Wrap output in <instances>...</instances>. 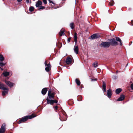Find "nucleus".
<instances>
[{
	"mask_svg": "<svg viewBox=\"0 0 133 133\" xmlns=\"http://www.w3.org/2000/svg\"><path fill=\"white\" fill-rule=\"evenodd\" d=\"M96 79H93L92 78L91 79V81H96Z\"/></svg>",
	"mask_w": 133,
	"mask_h": 133,
	"instance_id": "ea45409f",
	"label": "nucleus"
},
{
	"mask_svg": "<svg viewBox=\"0 0 133 133\" xmlns=\"http://www.w3.org/2000/svg\"><path fill=\"white\" fill-rule=\"evenodd\" d=\"M0 68H1V67H0Z\"/></svg>",
	"mask_w": 133,
	"mask_h": 133,
	"instance_id": "3c124183",
	"label": "nucleus"
},
{
	"mask_svg": "<svg viewBox=\"0 0 133 133\" xmlns=\"http://www.w3.org/2000/svg\"><path fill=\"white\" fill-rule=\"evenodd\" d=\"M5 83L10 88L13 86L14 83L11 82L10 81H5Z\"/></svg>",
	"mask_w": 133,
	"mask_h": 133,
	"instance_id": "6e6552de",
	"label": "nucleus"
},
{
	"mask_svg": "<svg viewBox=\"0 0 133 133\" xmlns=\"http://www.w3.org/2000/svg\"><path fill=\"white\" fill-rule=\"evenodd\" d=\"M4 58L3 56L2 55H0V61H3L4 60Z\"/></svg>",
	"mask_w": 133,
	"mask_h": 133,
	"instance_id": "5701e85b",
	"label": "nucleus"
},
{
	"mask_svg": "<svg viewBox=\"0 0 133 133\" xmlns=\"http://www.w3.org/2000/svg\"><path fill=\"white\" fill-rule=\"evenodd\" d=\"M116 39L117 41L119 42L120 43V45H122V41L119 37H116Z\"/></svg>",
	"mask_w": 133,
	"mask_h": 133,
	"instance_id": "412c9836",
	"label": "nucleus"
},
{
	"mask_svg": "<svg viewBox=\"0 0 133 133\" xmlns=\"http://www.w3.org/2000/svg\"><path fill=\"white\" fill-rule=\"evenodd\" d=\"M100 45L104 48H108L110 46L109 43L108 42H102L101 43Z\"/></svg>",
	"mask_w": 133,
	"mask_h": 133,
	"instance_id": "20e7f679",
	"label": "nucleus"
},
{
	"mask_svg": "<svg viewBox=\"0 0 133 133\" xmlns=\"http://www.w3.org/2000/svg\"><path fill=\"white\" fill-rule=\"evenodd\" d=\"M114 77H115V79L117 78V77H116V76H114Z\"/></svg>",
	"mask_w": 133,
	"mask_h": 133,
	"instance_id": "a18cd8bd",
	"label": "nucleus"
},
{
	"mask_svg": "<svg viewBox=\"0 0 133 133\" xmlns=\"http://www.w3.org/2000/svg\"><path fill=\"white\" fill-rule=\"evenodd\" d=\"M74 50L76 54H78V48L77 45L74 46Z\"/></svg>",
	"mask_w": 133,
	"mask_h": 133,
	"instance_id": "f8f14e48",
	"label": "nucleus"
},
{
	"mask_svg": "<svg viewBox=\"0 0 133 133\" xmlns=\"http://www.w3.org/2000/svg\"><path fill=\"white\" fill-rule=\"evenodd\" d=\"M36 7H39L42 4V2L40 1H38V2H36Z\"/></svg>",
	"mask_w": 133,
	"mask_h": 133,
	"instance_id": "2eb2a0df",
	"label": "nucleus"
},
{
	"mask_svg": "<svg viewBox=\"0 0 133 133\" xmlns=\"http://www.w3.org/2000/svg\"><path fill=\"white\" fill-rule=\"evenodd\" d=\"M100 36L98 34H95L91 35V39H92L99 38L100 37Z\"/></svg>",
	"mask_w": 133,
	"mask_h": 133,
	"instance_id": "0eeeda50",
	"label": "nucleus"
},
{
	"mask_svg": "<svg viewBox=\"0 0 133 133\" xmlns=\"http://www.w3.org/2000/svg\"><path fill=\"white\" fill-rule=\"evenodd\" d=\"M34 8L33 7L31 6L29 8V10L30 11L32 12L34 10Z\"/></svg>",
	"mask_w": 133,
	"mask_h": 133,
	"instance_id": "a878e982",
	"label": "nucleus"
},
{
	"mask_svg": "<svg viewBox=\"0 0 133 133\" xmlns=\"http://www.w3.org/2000/svg\"><path fill=\"white\" fill-rule=\"evenodd\" d=\"M75 82L78 85H79L81 84V82L79 80L76 78L75 79Z\"/></svg>",
	"mask_w": 133,
	"mask_h": 133,
	"instance_id": "4be33fe9",
	"label": "nucleus"
},
{
	"mask_svg": "<svg viewBox=\"0 0 133 133\" xmlns=\"http://www.w3.org/2000/svg\"><path fill=\"white\" fill-rule=\"evenodd\" d=\"M66 62L67 64H70L71 63V58L69 57H68L66 59Z\"/></svg>",
	"mask_w": 133,
	"mask_h": 133,
	"instance_id": "9d476101",
	"label": "nucleus"
},
{
	"mask_svg": "<svg viewBox=\"0 0 133 133\" xmlns=\"http://www.w3.org/2000/svg\"><path fill=\"white\" fill-rule=\"evenodd\" d=\"M36 116L32 114L31 115L23 117L19 121V123H21L23 122L26 121L27 119L32 118Z\"/></svg>",
	"mask_w": 133,
	"mask_h": 133,
	"instance_id": "f257e3e1",
	"label": "nucleus"
},
{
	"mask_svg": "<svg viewBox=\"0 0 133 133\" xmlns=\"http://www.w3.org/2000/svg\"><path fill=\"white\" fill-rule=\"evenodd\" d=\"M78 101H79L78 100Z\"/></svg>",
	"mask_w": 133,
	"mask_h": 133,
	"instance_id": "8fccbe9b",
	"label": "nucleus"
},
{
	"mask_svg": "<svg viewBox=\"0 0 133 133\" xmlns=\"http://www.w3.org/2000/svg\"><path fill=\"white\" fill-rule=\"evenodd\" d=\"M57 8H57H56L55 7V8H54V9H56V8Z\"/></svg>",
	"mask_w": 133,
	"mask_h": 133,
	"instance_id": "09e8293b",
	"label": "nucleus"
},
{
	"mask_svg": "<svg viewBox=\"0 0 133 133\" xmlns=\"http://www.w3.org/2000/svg\"><path fill=\"white\" fill-rule=\"evenodd\" d=\"M6 64L4 63H3L2 61L0 62V65L1 67H3V66L5 65Z\"/></svg>",
	"mask_w": 133,
	"mask_h": 133,
	"instance_id": "cd10ccee",
	"label": "nucleus"
},
{
	"mask_svg": "<svg viewBox=\"0 0 133 133\" xmlns=\"http://www.w3.org/2000/svg\"><path fill=\"white\" fill-rule=\"evenodd\" d=\"M122 90L121 88H118L116 89V93L117 94H119L120 92L122 91Z\"/></svg>",
	"mask_w": 133,
	"mask_h": 133,
	"instance_id": "6ab92c4d",
	"label": "nucleus"
},
{
	"mask_svg": "<svg viewBox=\"0 0 133 133\" xmlns=\"http://www.w3.org/2000/svg\"><path fill=\"white\" fill-rule=\"evenodd\" d=\"M46 100L47 104H50L51 105H53L54 103H57V100H50L48 97L46 99Z\"/></svg>",
	"mask_w": 133,
	"mask_h": 133,
	"instance_id": "7ed1b4c3",
	"label": "nucleus"
},
{
	"mask_svg": "<svg viewBox=\"0 0 133 133\" xmlns=\"http://www.w3.org/2000/svg\"><path fill=\"white\" fill-rule=\"evenodd\" d=\"M1 89L4 90L2 92V95L3 96H4L8 93L9 90L8 88H6L4 87H2Z\"/></svg>",
	"mask_w": 133,
	"mask_h": 133,
	"instance_id": "39448f33",
	"label": "nucleus"
},
{
	"mask_svg": "<svg viewBox=\"0 0 133 133\" xmlns=\"http://www.w3.org/2000/svg\"><path fill=\"white\" fill-rule=\"evenodd\" d=\"M51 89H49L48 91V95H49L51 94Z\"/></svg>",
	"mask_w": 133,
	"mask_h": 133,
	"instance_id": "473e14b6",
	"label": "nucleus"
},
{
	"mask_svg": "<svg viewBox=\"0 0 133 133\" xmlns=\"http://www.w3.org/2000/svg\"><path fill=\"white\" fill-rule=\"evenodd\" d=\"M64 30L63 29H62L60 30L59 32V34L60 36H62L63 35H64Z\"/></svg>",
	"mask_w": 133,
	"mask_h": 133,
	"instance_id": "a211bd4d",
	"label": "nucleus"
},
{
	"mask_svg": "<svg viewBox=\"0 0 133 133\" xmlns=\"http://www.w3.org/2000/svg\"><path fill=\"white\" fill-rule=\"evenodd\" d=\"M131 89H132V90H133V83L132 84H131Z\"/></svg>",
	"mask_w": 133,
	"mask_h": 133,
	"instance_id": "4c0bfd02",
	"label": "nucleus"
},
{
	"mask_svg": "<svg viewBox=\"0 0 133 133\" xmlns=\"http://www.w3.org/2000/svg\"><path fill=\"white\" fill-rule=\"evenodd\" d=\"M128 63L127 64V65H126V67L127 66V65H128Z\"/></svg>",
	"mask_w": 133,
	"mask_h": 133,
	"instance_id": "49530a36",
	"label": "nucleus"
},
{
	"mask_svg": "<svg viewBox=\"0 0 133 133\" xmlns=\"http://www.w3.org/2000/svg\"><path fill=\"white\" fill-rule=\"evenodd\" d=\"M92 65L94 68H96L98 66V63L97 62H95Z\"/></svg>",
	"mask_w": 133,
	"mask_h": 133,
	"instance_id": "b1692460",
	"label": "nucleus"
},
{
	"mask_svg": "<svg viewBox=\"0 0 133 133\" xmlns=\"http://www.w3.org/2000/svg\"><path fill=\"white\" fill-rule=\"evenodd\" d=\"M4 84H3L0 83V89L2 88V87H4Z\"/></svg>",
	"mask_w": 133,
	"mask_h": 133,
	"instance_id": "72a5a7b5",
	"label": "nucleus"
},
{
	"mask_svg": "<svg viewBox=\"0 0 133 133\" xmlns=\"http://www.w3.org/2000/svg\"><path fill=\"white\" fill-rule=\"evenodd\" d=\"M29 2V0H26V2L27 3H28Z\"/></svg>",
	"mask_w": 133,
	"mask_h": 133,
	"instance_id": "a19ab883",
	"label": "nucleus"
},
{
	"mask_svg": "<svg viewBox=\"0 0 133 133\" xmlns=\"http://www.w3.org/2000/svg\"><path fill=\"white\" fill-rule=\"evenodd\" d=\"M57 108H58V107L56 105V106H55V108L56 109V110H57Z\"/></svg>",
	"mask_w": 133,
	"mask_h": 133,
	"instance_id": "79ce46f5",
	"label": "nucleus"
},
{
	"mask_svg": "<svg viewBox=\"0 0 133 133\" xmlns=\"http://www.w3.org/2000/svg\"><path fill=\"white\" fill-rule=\"evenodd\" d=\"M22 0H17V1L18 2H20L22 1Z\"/></svg>",
	"mask_w": 133,
	"mask_h": 133,
	"instance_id": "37998d69",
	"label": "nucleus"
},
{
	"mask_svg": "<svg viewBox=\"0 0 133 133\" xmlns=\"http://www.w3.org/2000/svg\"><path fill=\"white\" fill-rule=\"evenodd\" d=\"M49 97H48L50 100L51 99H54V94L53 93H52L51 94L49 95H48Z\"/></svg>",
	"mask_w": 133,
	"mask_h": 133,
	"instance_id": "f3484780",
	"label": "nucleus"
},
{
	"mask_svg": "<svg viewBox=\"0 0 133 133\" xmlns=\"http://www.w3.org/2000/svg\"><path fill=\"white\" fill-rule=\"evenodd\" d=\"M107 95L109 98H110L112 95V91L111 89H109L107 90Z\"/></svg>",
	"mask_w": 133,
	"mask_h": 133,
	"instance_id": "1a4fd4ad",
	"label": "nucleus"
},
{
	"mask_svg": "<svg viewBox=\"0 0 133 133\" xmlns=\"http://www.w3.org/2000/svg\"><path fill=\"white\" fill-rule=\"evenodd\" d=\"M45 7L41 6L40 7V8L39 9V10H41V9H43L45 8Z\"/></svg>",
	"mask_w": 133,
	"mask_h": 133,
	"instance_id": "2f4dec72",
	"label": "nucleus"
},
{
	"mask_svg": "<svg viewBox=\"0 0 133 133\" xmlns=\"http://www.w3.org/2000/svg\"><path fill=\"white\" fill-rule=\"evenodd\" d=\"M125 98V96L123 95H121L119 97L117 100V101H121L123 100Z\"/></svg>",
	"mask_w": 133,
	"mask_h": 133,
	"instance_id": "9b49d317",
	"label": "nucleus"
},
{
	"mask_svg": "<svg viewBox=\"0 0 133 133\" xmlns=\"http://www.w3.org/2000/svg\"><path fill=\"white\" fill-rule=\"evenodd\" d=\"M43 1L44 4H46L47 3V1L46 0H43Z\"/></svg>",
	"mask_w": 133,
	"mask_h": 133,
	"instance_id": "f704fd0d",
	"label": "nucleus"
},
{
	"mask_svg": "<svg viewBox=\"0 0 133 133\" xmlns=\"http://www.w3.org/2000/svg\"><path fill=\"white\" fill-rule=\"evenodd\" d=\"M78 98L80 99H81V101L82 100V97L81 96H79L78 97Z\"/></svg>",
	"mask_w": 133,
	"mask_h": 133,
	"instance_id": "58836bf2",
	"label": "nucleus"
},
{
	"mask_svg": "<svg viewBox=\"0 0 133 133\" xmlns=\"http://www.w3.org/2000/svg\"><path fill=\"white\" fill-rule=\"evenodd\" d=\"M9 72L7 71L4 72L2 73V75H4V76L5 77H6L9 76Z\"/></svg>",
	"mask_w": 133,
	"mask_h": 133,
	"instance_id": "dca6fc26",
	"label": "nucleus"
},
{
	"mask_svg": "<svg viewBox=\"0 0 133 133\" xmlns=\"http://www.w3.org/2000/svg\"><path fill=\"white\" fill-rule=\"evenodd\" d=\"M49 1L50 3H52L53 4H55V3H54L51 0H49Z\"/></svg>",
	"mask_w": 133,
	"mask_h": 133,
	"instance_id": "e433bc0d",
	"label": "nucleus"
},
{
	"mask_svg": "<svg viewBox=\"0 0 133 133\" xmlns=\"http://www.w3.org/2000/svg\"><path fill=\"white\" fill-rule=\"evenodd\" d=\"M71 39V38L70 37L68 39L67 41L68 42H69L70 41Z\"/></svg>",
	"mask_w": 133,
	"mask_h": 133,
	"instance_id": "c9c22d12",
	"label": "nucleus"
},
{
	"mask_svg": "<svg viewBox=\"0 0 133 133\" xmlns=\"http://www.w3.org/2000/svg\"><path fill=\"white\" fill-rule=\"evenodd\" d=\"M114 1L111 0L109 3V4L110 6H111L113 5L114 4Z\"/></svg>",
	"mask_w": 133,
	"mask_h": 133,
	"instance_id": "bb28decb",
	"label": "nucleus"
},
{
	"mask_svg": "<svg viewBox=\"0 0 133 133\" xmlns=\"http://www.w3.org/2000/svg\"><path fill=\"white\" fill-rule=\"evenodd\" d=\"M47 91V89L46 88H44L41 91L42 94L43 95H45Z\"/></svg>",
	"mask_w": 133,
	"mask_h": 133,
	"instance_id": "4468645a",
	"label": "nucleus"
},
{
	"mask_svg": "<svg viewBox=\"0 0 133 133\" xmlns=\"http://www.w3.org/2000/svg\"><path fill=\"white\" fill-rule=\"evenodd\" d=\"M109 42L110 45H111L112 46H115L118 45L117 42L116 41L114 38H113L109 40Z\"/></svg>",
	"mask_w": 133,
	"mask_h": 133,
	"instance_id": "f03ea898",
	"label": "nucleus"
},
{
	"mask_svg": "<svg viewBox=\"0 0 133 133\" xmlns=\"http://www.w3.org/2000/svg\"><path fill=\"white\" fill-rule=\"evenodd\" d=\"M44 64L45 66V70L46 72H48L50 71V64H47L46 62H45Z\"/></svg>",
	"mask_w": 133,
	"mask_h": 133,
	"instance_id": "423d86ee",
	"label": "nucleus"
},
{
	"mask_svg": "<svg viewBox=\"0 0 133 133\" xmlns=\"http://www.w3.org/2000/svg\"><path fill=\"white\" fill-rule=\"evenodd\" d=\"M5 131V129H0V133H4Z\"/></svg>",
	"mask_w": 133,
	"mask_h": 133,
	"instance_id": "c756f323",
	"label": "nucleus"
},
{
	"mask_svg": "<svg viewBox=\"0 0 133 133\" xmlns=\"http://www.w3.org/2000/svg\"><path fill=\"white\" fill-rule=\"evenodd\" d=\"M118 71H117V72H116V73H118Z\"/></svg>",
	"mask_w": 133,
	"mask_h": 133,
	"instance_id": "de8ad7c7",
	"label": "nucleus"
},
{
	"mask_svg": "<svg viewBox=\"0 0 133 133\" xmlns=\"http://www.w3.org/2000/svg\"><path fill=\"white\" fill-rule=\"evenodd\" d=\"M74 23H71L70 24V28L72 29H73L74 28Z\"/></svg>",
	"mask_w": 133,
	"mask_h": 133,
	"instance_id": "c85d7f7f",
	"label": "nucleus"
},
{
	"mask_svg": "<svg viewBox=\"0 0 133 133\" xmlns=\"http://www.w3.org/2000/svg\"><path fill=\"white\" fill-rule=\"evenodd\" d=\"M5 123H3L2 125L1 128L3 129H5Z\"/></svg>",
	"mask_w": 133,
	"mask_h": 133,
	"instance_id": "7c9ffc66",
	"label": "nucleus"
},
{
	"mask_svg": "<svg viewBox=\"0 0 133 133\" xmlns=\"http://www.w3.org/2000/svg\"><path fill=\"white\" fill-rule=\"evenodd\" d=\"M77 34L76 33H75L74 34V40L76 42V43L77 42Z\"/></svg>",
	"mask_w": 133,
	"mask_h": 133,
	"instance_id": "aec40b11",
	"label": "nucleus"
},
{
	"mask_svg": "<svg viewBox=\"0 0 133 133\" xmlns=\"http://www.w3.org/2000/svg\"><path fill=\"white\" fill-rule=\"evenodd\" d=\"M0 69L2 70H3V69H2V68H1H1H0Z\"/></svg>",
	"mask_w": 133,
	"mask_h": 133,
	"instance_id": "c03bdc74",
	"label": "nucleus"
},
{
	"mask_svg": "<svg viewBox=\"0 0 133 133\" xmlns=\"http://www.w3.org/2000/svg\"><path fill=\"white\" fill-rule=\"evenodd\" d=\"M64 115V116H65V117L64 118H63H63H61L60 117H59L60 119L62 121H65L66 120L67 117L65 115Z\"/></svg>",
	"mask_w": 133,
	"mask_h": 133,
	"instance_id": "393cba45",
	"label": "nucleus"
},
{
	"mask_svg": "<svg viewBox=\"0 0 133 133\" xmlns=\"http://www.w3.org/2000/svg\"><path fill=\"white\" fill-rule=\"evenodd\" d=\"M102 87L104 92H106V83L104 82H103V83Z\"/></svg>",
	"mask_w": 133,
	"mask_h": 133,
	"instance_id": "ddd939ff",
	"label": "nucleus"
}]
</instances>
